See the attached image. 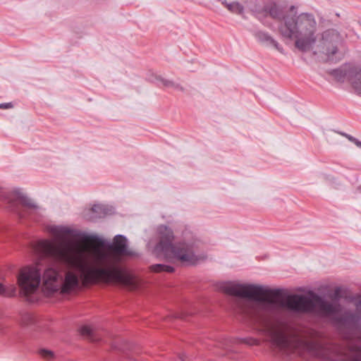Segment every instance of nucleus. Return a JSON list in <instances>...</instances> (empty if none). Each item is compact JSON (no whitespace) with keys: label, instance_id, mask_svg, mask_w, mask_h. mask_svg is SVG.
Listing matches in <instances>:
<instances>
[{"label":"nucleus","instance_id":"obj_4","mask_svg":"<svg viewBox=\"0 0 361 361\" xmlns=\"http://www.w3.org/2000/svg\"><path fill=\"white\" fill-rule=\"evenodd\" d=\"M157 232L159 241L155 245L154 252L157 255L163 254L166 259H176L183 264L195 265L199 258L195 255L200 240L195 239L190 241L185 240L173 243V230L166 225H159Z\"/></svg>","mask_w":361,"mask_h":361},{"label":"nucleus","instance_id":"obj_24","mask_svg":"<svg viewBox=\"0 0 361 361\" xmlns=\"http://www.w3.org/2000/svg\"><path fill=\"white\" fill-rule=\"evenodd\" d=\"M39 354L44 359H47V360H51L52 358H54V352L50 350H47V349H40L39 350Z\"/></svg>","mask_w":361,"mask_h":361},{"label":"nucleus","instance_id":"obj_39","mask_svg":"<svg viewBox=\"0 0 361 361\" xmlns=\"http://www.w3.org/2000/svg\"><path fill=\"white\" fill-rule=\"evenodd\" d=\"M357 306H360L361 307V300L359 301V302L357 304Z\"/></svg>","mask_w":361,"mask_h":361},{"label":"nucleus","instance_id":"obj_17","mask_svg":"<svg viewBox=\"0 0 361 361\" xmlns=\"http://www.w3.org/2000/svg\"><path fill=\"white\" fill-rule=\"evenodd\" d=\"M352 85L355 92L361 95V66L355 69V75L352 78Z\"/></svg>","mask_w":361,"mask_h":361},{"label":"nucleus","instance_id":"obj_34","mask_svg":"<svg viewBox=\"0 0 361 361\" xmlns=\"http://www.w3.org/2000/svg\"><path fill=\"white\" fill-rule=\"evenodd\" d=\"M353 143H354L357 147L361 148V141L358 139L355 138Z\"/></svg>","mask_w":361,"mask_h":361},{"label":"nucleus","instance_id":"obj_15","mask_svg":"<svg viewBox=\"0 0 361 361\" xmlns=\"http://www.w3.org/2000/svg\"><path fill=\"white\" fill-rule=\"evenodd\" d=\"M334 320L339 324L350 326L357 322V318L355 314L350 312H345L342 315L336 317Z\"/></svg>","mask_w":361,"mask_h":361},{"label":"nucleus","instance_id":"obj_21","mask_svg":"<svg viewBox=\"0 0 361 361\" xmlns=\"http://www.w3.org/2000/svg\"><path fill=\"white\" fill-rule=\"evenodd\" d=\"M227 9L230 12L238 15H242L244 13V6L238 1L231 2L229 5H228Z\"/></svg>","mask_w":361,"mask_h":361},{"label":"nucleus","instance_id":"obj_19","mask_svg":"<svg viewBox=\"0 0 361 361\" xmlns=\"http://www.w3.org/2000/svg\"><path fill=\"white\" fill-rule=\"evenodd\" d=\"M20 325L23 327L28 326L36 323L35 317L29 312L20 313V319L19 320Z\"/></svg>","mask_w":361,"mask_h":361},{"label":"nucleus","instance_id":"obj_18","mask_svg":"<svg viewBox=\"0 0 361 361\" xmlns=\"http://www.w3.org/2000/svg\"><path fill=\"white\" fill-rule=\"evenodd\" d=\"M155 79L157 81H159L162 83V85L166 87H173L175 90L184 92L185 89L183 87H182L180 84L176 83L173 80H166L164 78H162L160 75H156Z\"/></svg>","mask_w":361,"mask_h":361},{"label":"nucleus","instance_id":"obj_8","mask_svg":"<svg viewBox=\"0 0 361 361\" xmlns=\"http://www.w3.org/2000/svg\"><path fill=\"white\" fill-rule=\"evenodd\" d=\"M60 276L59 268L58 266L51 267L45 269L43 275V281L49 290V293H57L59 286L58 284V279Z\"/></svg>","mask_w":361,"mask_h":361},{"label":"nucleus","instance_id":"obj_30","mask_svg":"<svg viewBox=\"0 0 361 361\" xmlns=\"http://www.w3.org/2000/svg\"><path fill=\"white\" fill-rule=\"evenodd\" d=\"M338 133L340 135H341L342 136L346 137L351 142H353V141L356 138V137L352 136L351 135H349V134H348L346 133H344V132H338Z\"/></svg>","mask_w":361,"mask_h":361},{"label":"nucleus","instance_id":"obj_32","mask_svg":"<svg viewBox=\"0 0 361 361\" xmlns=\"http://www.w3.org/2000/svg\"><path fill=\"white\" fill-rule=\"evenodd\" d=\"M11 107H13V104L11 102L0 104V109H6L11 108Z\"/></svg>","mask_w":361,"mask_h":361},{"label":"nucleus","instance_id":"obj_22","mask_svg":"<svg viewBox=\"0 0 361 361\" xmlns=\"http://www.w3.org/2000/svg\"><path fill=\"white\" fill-rule=\"evenodd\" d=\"M22 296V299L24 300V302H27L29 303H35L37 302L39 299L40 295H20ZM44 296V298H49V296H51L52 295H42Z\"/></svg>","mask_w":361,"mask_h":361},{"label":"nucleus","instance_id":"obj_3","mask_svg":"<svg viewBox=\"0 0 361 361\" xmlns=\"http://www.w3.org/2000/svg\"><path fill=\"white\" fill-rule=\"evenodd\" d=\"M215 291L222 293H351L347 286H336L329 281H317L313 286L292 288L269 287L265 285L240 283L237 281H217L212 283Z\"/></svg>","mask_w":361,"mask_h":361},{"label":"nucleus","instance_id":"obj_41","mask_svg":"<svg viewBox=\"0 0 361 361\" xmlns=\"http://www.w3.org/2000/svg\"><path fill=\"white\" fill-rule=\"evenodd\" d=\"M358 293H361V284H360V292Z\"/></svg>","mask_w":361,"mask_h":361},{"label":"nucleus","instance_id":"obj_20","mask_svg":"<svg viewBox=\"0 0 361 361\" xmlns=\"http://www.w3.org/2000/svg\"><path fill=\"white\" fill-rule=\"evenodd\" d=\"M152 270L154 272L173 273L175 271V269L171 265L156 264L152 266Z\"/></svg>","mask_w":361,"mask_h":361},{"label":"nucleus","instance_id":"obj_23","mask_svg":"<svg viewBox=\"0 0 361 361\" xmlns=\"http://www.w3.org/2000/svg\"><path fill=\"white\" fill-rule=\"evenodd\" d=\"M329 73L338 81L343 80L345 77V73L340 68L332 69L330 71Z\"/></svg>","mask_w":361,"mask_h":361},{"label":"nucleus","instance_id":"obj_7","mask_svg":"<svg viewBox=\"0 0 361 361\" xmlns=\"http://www.w3.org/2000/svg\"><path fill=\"white\" fill-rule=\"evenodd\" d=\"M42 274L37 267H24L17 276V282L24 291L18 293H32L29 290L35 291L41 284ZM32 293H35L32 292Z\"/></svg>","mask_w":361,"mask_h":361},{"label":"nucleus","instance_id":"obj_33","mask_svg":"<svg viewBox=\"0 0 361 361\" xmlns=\"http://www.w3.org/2000/svg\"><path fill=\"white\" fill-rule=\"evenodd\" d=\"M217 1H219L224 5L226 8H228V5H229L230 3H228L226 0H216Z\"/></svg>","mask_w":361,"mask_h":361},{"label":"nucleus","instance_id":"obj_26","mask_svg":"<svg viewBox=\"0 0 361 361\" xmlns=\"http://www.w3.org/2000/svg\"><path fill=\"white\" fill-rule=\"evenodd\" d=\"M16 288L14 287L11 290V293L8 292V290L6 288V285H4L2 283H0V293H16Z\"/></svg>","mask_w":361,"mask_h":361},{"label":"nucleus","instance_id":"obj_16","mask_svg":"<svg viewBox=\"0 0 361 361\" xmlns=\"http://www.w3.org/2000/svg\"><path fill=\"white\" fill-rule=\"evenodd\" d=\"M79 332L82 336L90 340V341L97 342L100 339L92 330V329L87 325L82 326L79 329Z\"/></svg>","mask_w":361,"mask_h":361},{"label":"nucleus","instance_id":"obj_25","mask_svg":"<svg viewBox=\"0 0 361 361\" xmlns=\"http://www.w3.org/2000/svg\"><path fill=\"white\" fill-rule=\"evenodd\" d=\"M268 13L264 12L263 11L262 12H254L253 16L260 20L264 25H267V24L264 22V18L267 16Z\"/></svg>","mask_w":361,"mask_h":361},{"label":"nucleus","instance_id":"obj_9","mask_svg":"<svg viewBox=\"0 0 361 361\" xmlns=\"http://www.w3.org/2000/svg\"><path fill=\"white\" fill-rule=\"evenodd\" d=\"M271 343L283 350H288L291 348V341L287 335L281 331H276L272 329L267 330Z\"/></svg>","mask_w":361,"mask_h":361},{"label":"nucleus","instance_id":"obj_6","mask_svg":"<svg viewBox=\"0 0 361 361\" xmlns=\"http://www.w3.org/2000/svg\"><path fill=\"white\" fill-rule=\"evenodd\" d=\"M50 231L54 235H69L85 242H94L98 245L112 250L115 253L128 257H137L139 254L128 249V239L126 236L116 235L112 242H110L97 234L88 233L78 229L71 228L64 226H53Z\"/></svg>","mask_w":361,"mask_h":361},{"label":"nucleus","instance_id":"obj_5","mask_svg":"<svg viewBox=\"0 0 361 361\" xmlns=\"http://www.w3.org/2000/svg\"><path fill=\"white\" fill-rule=\"evenodd\" d=\"M317 22L310 13L288 16L282 24L279 25V32L282 37L295 39V46L302 52L311 49L316 42L315 31Z\"/></svg>","mask_w":361,"mask_h":361},{"label":"nucleus","instance_id":"obj_28","mask_svg":"<svg viewBox=\"0 0 361 361\" xmlns=\"http://www.w3.org/2000/svg\"><path fill=\"white\" fill-rule=\"evenodd\" d=\"M338 133L340 135H341L342 136L346 137L351 142H353V141L356 138V137L352 136L351 135H349V134H348L346 133H344V132H338Z\"/></svg>","mask_w":361,"mask_h":361},{"label":"nucleus","instance_id":"obj_38","mask_svg":"<svg viewBox=\"0 0 361 361\" xmlns=\"http://www.w3.org/2000/svg\"><path fill=\"white\" fill-rule=\"evenodd\" d=\"M180 359L181 360V361H185V355H180Z\"/></svg>","mask_w":361,"mask_h":361},{"label":"nucleus","instance_id":"obj_35","mask_svg":"<svg viewBox=\"0 0 361 361\" xmlns=\"http://www.w3.org/2000/svg\"><path fill=\"white\" fill-rule=\"evenodd\" d=\"M353 143H354L357 147L361 148V141L358 139L355 138Z\"/></svg>","mask_w":361,"mask_h":361},{"label":"nucleus","instance_id":"obj_31","mask_svg":"<svg viewBox=\"0 0 361 361\" xmlns=\"http://www.w3.org/2000/svg\"><path fill=\"white\" fill-rule=\"evenodd\" d=\"M6 201L9 204L10 207H12L13 211H15V212L17 211V207H16V202L14 200L10 199L8 197H6Z\"/></svg>","mask_w":361,"mask_h":361},{"label":"nucleus","instance_id":"obj_40","mask_svg":"<svg viewBox=\"0 0 361 361\" xmlns=\"http://www.w3.org/2000/svg\"><path fill=\"white\" fill-rule=\"evenodd\" d=\"M353 361H361L359 358H356L355 360H353Z\"/></svg>","mask_w":361,"mask_h":361},{"label":"nucleus","instance_id":"obj_2","mask_svg":"<svg viewBox=\"0 0 361 361\" xmlns=\"http://www.w3.org/2000/svg\"><path fill=\"white\" fill-rule=\"evenodd\" d=\"M235 311L250 317L261 311L273 312L283 308L293 312H313L315 309L326 314L338 312V307L324 300L322 295H228Z\"/></svg>","mask_w":361,"mask_h":361},{"label":"nucleus","instance_id":"obj_10","mask_svg":"<svg viewBox=\"0 0 361 361\" xmlns=\"http://www.w3.org/2000/svg\"><path fill=\"white\" fill-rule=\"evenodd\" d=\"M263 11L268 13V15L274 20L280 22L279 24H282L285 22L288 16H291V14L287 13L283 6H281L276 3L265 5L263 8Z\"/></svg>","mask_w":361,"mask_h":361},{"label":"nucleus","instance_id":"obj_14","mask_svg":"<svg viewBox=\"0 0 361 361\" xmlns=\"http://www.w3.org/2000/svg\"><path fill=\"white\" fill-rule=\"evenodd\" d=\"M13 193L17 196L18 200H20L23 206L35 210L39 209L38 205L33 202L32 200L26 195L23 194L20 188L14 189Z\"/></svg>","mask_w":361,"mask_h":361},{"label":"nucleus","instance_id":"obj_27","mask_svg":"<svg viewBox=\"0 0 361 361\" xmlns=\"http://www.w3.org/2000/svg\"><path fill=\"white\" fill-rule=\"evenodd\" d=\"M338 133L340 135H341L342 136L346 137L351 142H353V141L356 138V137L352 136L351 135H349V134H348L346 133H344V132H338Z\"/></svg>","mask_w":361,"mask_h":361},{"label":"nucleus","instance_id":"obj_29","mask_svg":"<svg viewBox=\"0 0 361 361\" xmlns=\"http://www.w3.org/2000/svg\"><path fill=\"white\" fill-rule=\"evenodd\" d=\"M338 133L340 135H341L342 136L346 137L351 142H353V141L356 138V137L352 136L351 135H349V134H348L346 133H344V132H338Z\"/></svg>","mask_w":361,"mask_h":361},{"label":"nucleus","instance_id":"obj_1","mask_svg":"<svg viewBox=\"0 0 361 361\" xmlns=\"http://www.w3.org/2000/svg\"><path fill=\"white\" fill-rule=\"evenodd\" d=\"M42 258L51 259L59 265L78 272H68L61 284L62 289L59 293H71L80 288L79 278L85 285L99 282H123L126 279V272L118 265L116 259L109 255L99 252L96 255L94 264H90L82 257L68 246H59L47 240L39 242L36 248Z\"/></svg>","mask_w":361,"mask_h":361},{"label":"nucleus","instance_id":"obj_37","mask_svg":"<svg viewBox=\"0 0 361 361\" xmlns=\"http://www.w3.org/2000/svg\"><path fill=\"white\" fill-rule=\"evenodd\" d=\"M295 9V6H291L289 8V11L290 12H293L294 10Z\"/></svg>","mask_w":361,"mask_h":361},{"label":"nucleus","instance_id":"obj_12","mask_svg":"<svg viewBox=\"0 0 361 361\" xmlns=\"http://www.w3.org/2000/svg\"><path fill=\"white\" fill-rule=\"evenodd\" d=\"M257 42L266 47H274L279 52L283 53V49L267 32L256 30L253 33Z\"/></svg>","mask_w":361,"mask_h":361},{"label":"nucleus","instance_id":"obj_13","mask_svg":"<svg viewBox=\"0 0 361 361\" xmlns=\"http://www.w3.org/2000/svg\"><path fill=\"white\" fill-rule=\"evenodd\" d=\"M92 219L104 218L107 215H111L114 213V208L111 206L104 204H94L91 209Z\"/></svg>","mask_w":361,"mask_h":361},{"label":"nucleus","instance_id":"obj_36","mask_svg":"<svg viewBox=\"0 0 361 361\" xmlns=\"http://www.w3.org/2000/svg\"><path fill=\"white\" fill-rule=\"evenodd\" d=\"M333 295L334 296V298H336V299H340L343 296V295H338V294Z\"/></svg>","mask_w":361,"mask_h":361},{"label":"nucleus","instance_id":"obj_11","mask_svg":"<svg viewBox=\"0 0 361 361\" xmlns=\"http://www.w3.org/2000/svg\"><path fill=\"white\" fill-rule=\"evenodd\" d=\"M337 37V34L334 30H327L322 33V44L324 47L326 46L327 43L331 44V47L326 48V54L329 61H334V56L338 52V47L336 44L333 42V38Z\"/></svg>","mask_w":361,"mask_h":361}]
</instances>
